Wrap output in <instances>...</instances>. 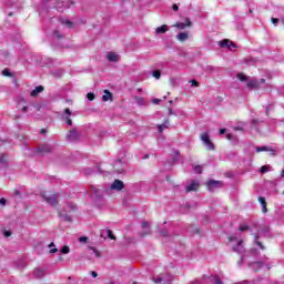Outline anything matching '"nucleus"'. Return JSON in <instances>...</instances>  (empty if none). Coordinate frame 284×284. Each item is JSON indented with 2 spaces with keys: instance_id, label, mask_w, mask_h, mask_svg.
<instances>
[{
  "instance_id": "nucleus-1",
  "label": "nucleus",
  "mask_w": 284,
  "mask_h": 284,
  "mask_svg": "<svg viewBox=\"0 0 284 284\" xmlns=\"http://www.w3.org/2000/svg\"><path fill=\"white\" fill-rule=\"evenodd\" d=\"M42 199L52 207H57V205H59V193H53L52 195L42 194Z\"/></svg>"
},
{
  "instance_id": "nucleus-2",
  "label": "nucleus",
  "mask_w": 284,
  "mask_h": 284,
  "mask_svg": "<svg viewBox=\"0 0 284 284\" xmlns=\"http://www.w3.org/2000/svg\"><path fill=\"white\" fill-rule=\"evenodd\" d=\"M201 141L206 145L207 150L214 151L215 146L212 140L210 139V134L207 132H204L200 135Z\"/></svg>"
},
{
  "instance_id": "nucleus-3",
  "label": "nucleus",
  "mask_w": 284,
  "mask_h": 284,
  "mask_svg": "<svg viewBox=\"0 0 284 284\" xmlns=\"http://www.w3.org/2000/svg\"><path fill=\"white\" fill-rule=\"evenodd\" d=\"M209 192H214L217 187H223V182L222 181H216V180H209L205 183Z\"/></svg>"
},
{
  "instance_id": "nucleus-4",
  "label": "nucleus",
  "mask_w": 284,
  "mask_h": 284,
  "mask_svg": "<svg viewBox=\"0 0 284 284\" xmlns=\"http://www.w3.org/2000/svg\"><path fill=\"white\" fill-rule=\"evenodd\" d=\"M54 149L50 144H43L42 146L38 148L37 153L40 154V156H43V154H50Z\"/></svg>"
},
{
  "instance_id": "nucleus-5",
  "label": "nucleus",
  "mask_w": 284,
  "mask_h": 284,
  "mask_svg": "<svg viewBox=\"0 0 284 284\" xmlns=\"http://www.w3.org/2000/svg\"><path fill=\"white\" fill-rule=\"evenodd\" d=\"M192 26V21L190 18H185V22H176L173 28H178L179 30H185V28H190Z\"/></svg>"
},
{
  "instance_id": "nucleus-6",
  "label": "nucleus",
  "mask_w": 284,
  "mask_h": 284,
  "mask_svg": "<svg viewBox=\"0 0 284 284\" xmlns=\"http://www.w3.org/2000/svg\"><path fill=\"white\" fill-rule=\"evenodd\" d=\"M79 136H81V134L79 133V131H77V129H71L67 134V139L69 141H79Z\"/></svg>"
},
{
  "instance_id": "nucleus-7",
  "label": "nucleus",
  "mask_w": 284,
  "mask_h": 284,
  "mask_svg": "<svg viewBox=\"0 0 284 284\" xmlns=\"http://www.w3.org/2000/svg\"><path fill=\"white\" fill-rule=\"evenodd\" d=\"M201 187V184L199 181L193 180L190 185L185 187L186 192H199V189Z\"/></svg>"
},
{
  "instance_id": "nucleus-8",
  "label": "nucleus",
  "mask_w": 284,
  "mask_h": 284,
  "mask_svg": "<svg viewBox=\"0 0 284 284\" xmlns=\"http://www.w3.org/2000/svg\"><path fill=\"white\" fill-rule=\"evenodd\" d=\"M125 187V184L121 180H114V182L111 184V190H118V192H121Z\"/></svg>"
},
{
  "instance_id": "nucleus-9",
  "label": "nucleus",
  "mask_w": 284,
  "mask_h": 284,
  "mask_svg": "<svg viewBox=\"0 0 284 284\" xmlns=\"http://www.w3.org/2000/svg\"><path fill=\"white\" fill-rule=\"evenodd\" d=\"M106 59L108 61H112L113 63L121 61V57L114 52H109Z\"/></svg>"
},
{
  "instance_id": "nucleus-10",
  "label": "nucleus",
  "mask_w": 284,
  "mask_h": 284,
  "mask_svg": "<svg viewBox=\"0 0 284 284\" xmlns=\"http://www.w3.org/2000/svg\"><path fill=\"white\" fill-rule=\"evenodd\" d=\"M233 252H237L239 254H243L245 252V246H243V240H240L235 246H233Z\"/></svg>"
},
{
  "instance_id": "nucleus-11",
  "label": "nucleus",
  "mask_w": 284,
  "mask_h": 284,
  "mask_svg": "<svg viewBox=\"0 0 284 284\" xmlns=\"http://www.w3.org/2000/svg\"><path fill=\"white\" fill-rule=\"evenodd\" d=\"M256 152H271L272 156L276 155L274 149H272L270 146H257Z\"/></svg>"
},
{
  "instance_id": "nucleus-12",
  "label": "nucleus",
  "mask_w": 284,
  "mask_h": 284,
  "mask_svg": "<svg viewBox=\"0 0 284 284\" xmlns=\"http://www.w3.org/2000/svg\"><path fill=\"white\" fill-rule=\"evenodd\" d=\"M44 88L43 85H38L34 88V90L31 91L30 97L37 98L41 92H43Z\"/></svg>"
},
{
  "instance_id": "nucleus-13",
  "label": "nucleus",
  "mask_w": 284,
  "mask_h": 284,
  "mask_svg": "<svg viewBox=\"0 0 284 284\" xmlns=\"http://www.w3.org/2000/svg\"><path fill=\"white\" fill-rule=\"evenodd\" d=\"M246 88H248V90H258L260 88L258 81L250 80L246 84Z\"/></svg>"
},
{
  "instance_id": "nucleus-14",
  "label": "nucleus",
  "mask_w": 284,
  "mask_h": 284,
  "mask_svg": "<svg viewBox=\"0 0 284 284\" xmlns=\"http://www.w3.org/2000/svg\"><path fill=\"white\" fill-rule=\"evenodd\" d=\"M258 203L262 205V212L263 214H267V202L265 201V197L260 196L257 199Z\"/></svg>"
},
{
  "instance_id": "nucleus-15",
  "label": "nucleus",
  "mask_w": 284,
  "mask_h": 284,
  "mask_svg": "<svg viewBox=\"0 0 284 284\" xmlns=\"http://www.w3.org/2000/svg\"><path fill=\"white\" fill-rule=\"evenodd\" d=\"M33 274H34L36 278H43V276H45V270L36 268Z\"/></svg>"
},
{
  "instance_id": "nucleus-16",
  "label": "nucleus",
  "mask_w": 284,
  "mask_h": 284,
  "mask_svg": "<svg viewBox=\"0 0 284 284\" xmlns=\"http://www.w3.org/2000/svg\"><path fill=\"white\" fill-rule=\"evenodd\" d=\"M60 22H61L63 26H67V28H74V22L70 21V20L67 19V18H61V19H60Z\"/></svg>"
},
{
  "instance_id": "nucleus-17",
  "label": "nucleus",
  "mask_w": 284,
  "mask_h": 284,
  "mask_svg": "<svg viewBox=\"0 0 284 284\" xmlns=\"http://www.w3.org/2000/svg\"><path fill=\"white\" fill-rule=\"evenodd\" d=\"M102 101H112V92L110 90H104V94L102 95Z\"/></svg>"
},
{
  "instance_id": "nucleus-18",
  "label": "nucleus",
  "mask_w": 284,
  "mask_h": 284,
  "mask_svg": "<svg viewBox=\"0 0 284 284\" xmlns=\"http://www.w3.org/2000/svg\"><path fill=\"white\" fill-rule=\"evenodd\" d=\"M156 34H165L168 32V24H163L155 29Z\"/></svg>"
},
{
  "instance_id": "nucleus-19",
  "label": "nucleus",
  "mask_w": 284,
  "mask_h": 284,
  "mask_svg": "<svg viewBox=\"0 0 284 284\" xmlns=\"http://www.w3.org/2000/svg\"><path fill=\"white\" fill-rule=\"evenodd\" d=\"M178 41H186V39H190V36L187 32H181L176 36Z\"/></svg>"
},
{
  "instance_id": "nucleus-20",
  "label": "nucleus",
  "mask_w": 284,
  "mask_h": 284,
  "mask_svg": "<svg viewBox=\"0 0 284 284\" xmlns=\"http://www.w3.org/2000/svg\"><path fill=\"white\" fill-rule=\"evenodd\" d=\"M169 125H170V120H166L164 124L158 125V131L160 132V134H161V133L163 132V130H165Z\"/></svg>"
},
{
  "instance_id": "nucleus-21",
  "label": "nucleus",
  "mask_w": 284,
  "mask_h": 284,
  "mask_svg": "<svg viewBox=\"0 0 284 284\" xmlns=\"http://www.w3.org/2000/svg\"><path fill=\"white\" fill-rule=\"evenodd\" d=\"M220 47H221V48H227V47H230V40L224 39V40L220 41Z\"/></svg>"
},
{
  "instance_id": "nucleus-22",
  "label": "nucleus",
  "mask_w": 284,
  "mask_h": 284,
  "mask_svg": "<svg viewBox=\"0 0 284 284\" xmlns=\"http://www.w3.org/2000/svg\"><path fill=\"white\" fill-rule=\"evenodd\" d=\"M108 237L111 239V241H116V236H114V233H112V230H106Z\"/></svg>"
},
{
  "instance_id": "nucleus-23",
  "label": "nucleus",
  "mask_w": 284,
  "mask_h": 284,
  "mask_svg": "<svg viewBox=\"0 0 284 284\" xmlns=\"http://www.w3.org/2000/svg\"><path fill=\"white\" fill-rule=\"evenodd\" d=\"M152 77H154V79H161V71L160 70H154L153 72H152Z\"/></svg>"
},
{
  "instance_id": "nucleus-24",
  "label": "nucleus",
  "mask_w": 284,
  "mask_h": 284,
  "mask_svg": "<svg viewBox=\"0 0 284 284\" xmlns=\"http://www.w3.org/2000/svg\"><path fill=\"white\" fill-rule=\"evenodd\" d=\"M61 254H70V246L64 245V246L61 248Z\"/></svg>"
},
{
  "instance_id": "nucleus-25",
  "label": "nucleus",
  "mask_w": 284,
  "mask_h": 284,
  "mask_svg": "<svg viewBox=\"0 0 284 284\" xmlns=\"http://www.w3.org/2000/svg\"><path fill=\"white\" fill-rule=\"evenodd\" d=\"M254 267H257L260 270V267H263V262H254V263H252V268L254 270Z\"/></svg>"
},
{
  "instance_id": "nucleus-26",
  "label": "nucleus",
  "mask_w": 284,
  "mask_h": 284,
  "mask_svg": "<svg viewBox=\"0 0 284 284\" xmlns=\"http://www.w3.org/2000/svg\"><path fill=\"white\" fill-rule=\"evenodd\" d=\"M237 79H239V81H247V77H245V74H243V73H239Z\"/></svg>"
},
{
  "instance_id": "nucleus-27",
  "label": "nucleus",
  "mask_w": 284,
  "mask_h": 284,
  "mask_svg": "<svg viewBox=\"0 0 284 284\" xmlns=\"http://www.w3.org/2000/svg\"><path fill=\"white\" fill-rule=\"evenodd\" d=\"M53 36L57 37V39H63V34H61V31H59V30H55L53 32Z\"/></svg>"
},
{
  "instance_id": "nucleus-28",
  "label": "nucleus",
  "mask_w": 284,
  "mask_h": 284,
  "mask_svg": "<svg viewBox=\"0 0 284 284\" xmlns=\"http://www.w3.org/2000/svg\"><path fill=\"white\" fill-rule=\"evenodd\" d=\"M134 99L136 100V103L139 105H143V103H145V100H143V98L135 97Z\"/></svg>"
},
{
  "instance_id": "nucleus-29",
  "label": "nucleus",
  "mask_w": 284,
  "mask_h": 284,
  "mask_svg": "<svg viewBox=\"0 0 284 284\" xmlns=\"http://www.w3.org/2000/svg\"><path fill=\"white\" fill-rule=\"evenodd\" d=\"M260 172L262 174H265L266 172H270V169L266 165L261 166Z\"/></svg>"
},
{
  "instance_id": "nucleus-30",
  "label": "nucleus",
  "mask_w": 284,
  "mask_h": 284,
  "mask_svg": "<svg viewBox=\"0 0 284 284\" xmlns=\"http://www.w3.org/2000/svg\"><path fill=\"white\" fill-rule=\"evenodd\" d=\"M2 74H3V77H12V73H11L10 70H8V69H4V70L2 71Z\"/></svg>"
},
{
  "instance_id": "nucleus-31",
  "label": "nucleus",
  "mask_w": 284,
  "mask_h": 284,
  "mask_svg": "<svg viewBox=\"0 0 284 284\" xmlns=\"http://www.w3.org/2000/svg\"><path fill=\"white\" fill-rule=\"evenodd\" d=\"M246 230H250L248 225L243 224L240 226V232H246Z\"/></svg>"
},
{
  "instance_id": "nucleus-32",
  "label": "nucleus",
  "mask_w": 284,
  "mask_h": 284,
  "mask_svg": "<svg viewBox=\"0 0 284 284\" xmlns=\"http://www.w3.org/2000/svg\"><path fill=\"white\" fill-rule=\"evenodd\" d=\"M143 230H150V223L149 222H142Z\"/></svg>"
},
{
  "instance_id": "nucleus-33",
  "label": "nucleus",
  "mask_w": 284,
  "mask_h": 284,
  "mask_svg": "<svg viewBox=\"0 0 284 284\" xmlns=\"http://www.w3.org/2000/svg\"><path fill=\"white\" fill-rule=\"evenodd\" d=\"M94 98H95V95H94V93H92V92H90V93L87 94V99H88L89 101H92Z\"/></svg>"
},
{
  "instance_id": "nucleus-34",
  "label": "nucleus",
  "mask_w": 284,
  "mask_h": 284,
  "mask_svg": "<svg viewBox=\"0 0 284 284\" xmlns=\"http://www.w3.org/2000/svg\"><path fill=\"white\" fill-rule=\"evenodd\" d=\"M64 115H67L69 118L72 116V111H70L69 108L64 109Z\"/></svg>"
},
{
  "instance_id": "nucleus-35",
  "label": "nucleus",
  "mask_w": 284,
  "mask_h": 284,
  "mask_svg": "<svg viewBox=\"0 0 284 284\" xmlns=\"http://www.w3.org/2000/svg\"><path fill=\"white\" fill-rule=\"evenodd\" d=\"M63 119L65 120L67 124L72 125V119H70V116H63Z\"/></svg>"
},
{
  "instance_id": "nucleus-36",
  "label": "nucleus",
  "mask_w": 284,
  "mask_h": 284,
  "mask_svg": "<svg viewBox=\"0 0 284 284\" xmlns=\"http://www.w3.org/2000/svg\"><path fill=\"white\" fill-rule=\"evenodd\" d=\"M190 83H191V85H193L194 88H199V81H196V80H191Z\"/></svg>"
},
{
  "instance_id": "nucleus-37",
  "label": "nucleus",
  "mask_w": 284,
  "mask_h": 284,
  "mask_svg": "<svg viewBox=\"0 0 284 284\" xmlns=\"http://www.w3.org/2000/svg\"><path fill=\"white\" fill-rule=\"evenodd\" d=\"M195 172L197 174H201L203 172V169L200 165H197V166H195Z\"/></svg>"
},
{
  "instance_id": "nucleus-38",
  "label": "nucleus",
  "mask_w": 284,
  "mask_h": 284,
  "mask_svg": "<svg viewBox=\"0 0 284 284\" xmlns=\"http://www.w3.org/2000/svg\"><path fill=\"white\" fill-rule=\"evenodd\" d=\"M255 243L260 247V250H265V246L263 245V243H261L260 241H256Z\"/></svg>"
},
{
  "instance_id": "nucleus-39",
  "label": "nucleus",
  "mask_w": 284,
  "mask_h": 284,
  "mask_svg": "<svg viewBox=\"0 0 284 284\" xmlns=\"http://www.w3.org/2000/svg\"><path fill=\"white\" fill-rule=\"evenodd\" d=\"M80 243H85L88 241V236L79 237Z\"/></svg>"
},
{
  "instance_id": "nucleus-40",
  "label": "nucleus",
  "mask_w": 284,
  "mask_h": 284,
  "mask_svg": "<svg viewBox=\"0 0 284 284\" xmlns=\"http://www.w3.org/2000/svg\"><path fill=\"white\" fill-rule=\"evenodd\" d=\"M3 235L8 239L9 236H12V232L10 231H4Z\"/></svg>"
},
{
  "instance_id": "nucleus-41",
  "label": "nucleus",
  "mask_w": 284,
  "mask_h": 284,
  "mask_svg": "<svg viewBox=\"0 0 284 284\" xmlns=\"http://www.w3.org/2000/svg\"><path fill=\"white\" fill-rule=\"evenodd\" d=\"M49 252H50V254H57V252H59V248L53 247Z\"/></svg>"
},
{
  "instance_id": "nucleus-42",
  "label": "nucleus",
  "mask_w": 284,
  "mask_h": 284,
  "mask_svg": "<svg viewBox=\"0 0 284 284\" xmlns=\"http://www.w3.org/2000/svg\"><path fill=\"white\" fill-rule=\"evenodd\" d=\"M63 221H72V216H70V215H64V216H63Z\"/></svg>"
},
{
  "instance_id": "nucleus-43",
  "label": "nucleus",
  "mask_w": 284,
  "mask_h": 284,
  "mask_svg": "<svg viewBox=\"0 0 284 284\" xmlns=\"http://www.w3.org/2000/svg\"><path fill=\"white\" fill-rule=\"evenodd\" d=\"M91 276H92L93 278H97V276H99V274H98L95 271H91Z\"/></svg>"
},
{
  "instance_id": "nucleus-44",
  "label": "nucleus",
  "mask_w": 284,
  "mask_h": 284,
  "mask_svg": "<svg viewBox=\"0 0 284 284\" xmlns=\"http://www.w3.org/2000/svg\"><path fill=\"white\" fill-rule=\"evenodd\" d=\"M172 10H174V12H179V4H173Z\"/></svg>"
},
{
  "instance_id": "nucleus-45",
  "label": "nucleus",
  "mask_w": 284,
  "mask_h": 284,
  "mask_svg": "<svg viewBox=\"0 0 284 284\" xmlns=\"http://www.w3.org/2000/svg\"><path fill=\"white\" fill-rule=\"evenodd\" d=\"M215 284H223V281H221L219 277H215Z\"/></svg>"
},
{
  "instance_id": "nucleus-46",
  "label": "nucleus",
  "mask_w": 284,
  "mask_h": 284,
  "mask_svg": "<svg viewBox=\"0 0 284 284\" xmlns=\"http://www.w3.org/2000/svg\"><path fill=\"white\" fill-rule=\"evenodd\" d=\"M7 201L4 197L0 199V205H6Z\"/></svg>"
},
{
  "instance_id": "nucleus-47",
  "label": "nucleus",
  "mask_w": 284,
  "mask_h": 284,
  "mask_svg": "<svg viewBox=\"0 0 284 284\" xmlns=\"http://www.w3.org/2000/svg\"><path fill=\"white\" fill-rule=\"evenodd\" d=\"M94 254H95L97 258H99L101 256V252H99L97 250H94Z\"/></svg>"
},
{
  "instance_id": "nucleus-48",
  "label": "nucleus",
  "mask_w": 284,
  "mask_h": 284,
  "mask_svg": "<svg viewBox=\"0 0 284 284\" xmlns=\"http://www.w3.org/2000/svg\"><path fill=\"white\" fill-rule=\"evenodd\" d=\"M272 23H274V24H276V23H278V19L277 18H272Z\"/></svg>"
},
{
  "instance_id": "nucleus-49",
  "label": "nucleus",
  "mask_w": 284,
  "mask_h": 284,
  "mask_svg": "<svg viewBox=\"0 0 284 284\" xmlns=\"http://www.w3.org/2000/svg\"><path fill=\"white\" fill-rule=\"evenodd\" d=\"M227 239H229L230 242L236 241V236H229Z\"/></svg>"
},
{
  "instance_id": "nucleus-50",
  "label": "nucleus",
  "mask_w": 284,
  "mask_h": 284,
  "mask_svg": "<svg viewBox=\"0 0 284 284\" xmlns=\"http://www.w3.org/2000/svg\"><path fill=\"white\" fill-rule=\"evenodd\" d=\"M71 211L74 212L77 210V206L74 204H70Z\"/></svg>"
},
{
  "instance_id": "nucleus-51",
  "label": "nucleus",
  "mask_w": 284,
  "mask_h": 284,
  "mask_svg": "<svg viewBox=\"0 0 284 284\" xmlns=\"http://www.w3.org/2000/svg\"><path fill=\"white\" fill-rule=\"evenodd\" d=\"M225 132H227L226 129H220V134H225Z\"/></svg>"
},
{
  "instance_id": "nucleus-52",
  "label": "nucleus",
  "mask_w": 284,
  "mask_h": 284,
  "mask_svg": "<svg viewBox=\"0 0 284 284\" xmlns=\"http://www.w3.org/2000/svg\"><path fill=\"white\" fill-rule=\"evenodd\" d=\"M226 139H227L229 141H232V134H231V133H227V134H226Z\"/></svg>"
},
{
  "instance_id": "nucleus-53",
  "label": "nucleus",
  "mask_w": 284,
  "mask_h": 284,
  "mask_svg": "<svg viewBox=\"0 0 284 284\" xmlns=\"http://www.w3.org/2000/svg\"><path fill=\"white\" fill-rule=\"evenodd\" d=\"M21 112H28V106H22Z\"/></svg>"
},
{
  "instance_id": "nucleus-54",
  "label": "nucleus",
  "mask_w": 284,
  "mask_h": 284,
  "mask_svg": "<svg viewBox=\"0 0 284 284\" xmlns=\"http://www.w3.org/2000/svg\"><path fill=\"white\" fill-rule=\"evenodd\" d=\"M14 194L16 196H21V192H19L18 190H14Z\"/></svg>"
},
{
  "instance_id": "nucleus-55",
  "label": "nucleus",
  "mask_w": 284,
  "mask_h": 284,
  "mask_svg": "<svg viewBox=\"0 0 284 284\" xmlns=\"http://www.w3.org/2000/svg\"><path fill=\"white\" fill-rule=\"evenodd\" d=\"M161 234H162L163 236H168V232H166L165 230L161 231Z\"/></svg>"
},
{
  "instance_id": "nucleus-56",
  "label": "nucleus",
  "mask_w": 284,
  "mask_h": 284,
  "mask_svg": "<svg viewBox=\"0 0 284 284\" xmlns=\"http://www.w3.org/2000/svg\"><path fill=\"white\" fill-rule=\"evenodd\" d=\"M175 156H180L181 152L179 150L174 151Z\"/></svg>"
},
{
  "instance_id": "nucleus-57",
  "label": "nucleus",
  "mask_w": 284,
  "mask_h": 284,
  "mask_svg": "<svg viewBox=\"0 0 284 284\" xmlns=\"http://www.w3.org/2000/svg\"><path fill=\"white\" fill-rule=\"evenodd\" d=\"M230 44H229V48H230V45H232L233 48H236V44H234V42H229Z\"/></svg>"
},
{
  "instance_id": "nucleus-58",
  "label": "nucleus",
  "mask_w": 284,
  "mask_h": 284,
  "mask_svg": "<svg viewBox=\"0 0 284 284\" xmlns=\"http://www.w3.org/2000/svg\"><path fill=\"white\" fill-rule=\"evenodd\" d=\"M41 134H45V132H48L45 129H41Z\"/></svg>"
},
{
  "instance_id": "nucleus-59",
  "label": "nucleus",
  "mask_w": 284,
  "mask_h": 284,
  "mask_svg": "<svg viewBox=\"0 0 284 284\" xmlns=\"http://www.w3.org/2000/svg\"><path fill=\"white\" fill-rule=\"evenodd\" d=\"M148 234H150V232L141 233V236H148Z\"/></svg>"
},
{
  "instance_id": "nucleus-60",
  "label": "nucleus",
  "mask_w": 284,
  "mask_h": 284,
  "mask_svg": "<svg viewBox=\"0 0 284 284\" xmlns=\"http://www.w3.org/2000/svg\"><path fill=\"white\" fill-rule=\"evenodd\" d=\"M89 250H91L92 252H94V250H97L94 246H90Z\"/></svg>"
},
{
  "instance_id": "nucleus-61",
  "label": "nucleus",
  "mask_w": 284,
  "mask_h": 284,
  "mask_svg": "<svg viewBox=\"0 0 284 284\" xmlns=\"http://www.w3.org/2000/svg\"><path fill=\"white\" fill-rule=\"evenodd\" d=\"M260 83H265V79L262 78V79L260 80Z\"/></svg>"
},
{
  "instance_id": "nucleus-62",
  "label": "nucleus",
  "mask_w": 284,
  "mask_h": 284,
  "mask_svg": "<svg viewBox=\"0 0 284 284\" xmlns=\"http://www.w3.org/2000/svg\"><path fill=\"white\" fill-rule=\"evenodd\" d=\"M281 176H282V179H284V169H283V171L281 173Z\"/></svg>"
},
{
  "instance_id": "nucleus-63",
  "label": "nucleus",
  "mask_w": 284,
  "mask_h": 284,
  "mask_svg": "<svg viewBox=\"0 0 284 284\" xmlns=\"http://www.w3.org/2000/svg\"><path fill=\"white\" fill-rule=\"evenodd\" d=\"M49 247H54V243L49 244Z\"/></svg>"
},
{
  "instance_id": "nucleus-64",
  "label": "nucleus",
  "mask_w": 284,
  "mask_h": 284,
  "mask_svg": "<svg viewBox=\"0 0 284 284\" xmlns=\"http://www.w3.org/2000/svg\"><path fill=\"white\" fill-rule=\"evenodd\" d=\"M138 92H143V89L139 88V89H138Z\"/></svg>"
}]
</instances>
